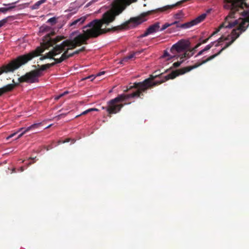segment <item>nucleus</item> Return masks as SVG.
Listing matches in <instances>:
<instances>
[{
	"label": "nucleus",
	"mask_w": 249,
	"mask_h": 249,
	"mask_svg": "<svg viewBox=\"0 0 249 249\" xmlns=\"http://www.w3.org/2000/svg\"><path fill=\"white\" fill-rule=\"evenodd\" d=\"M68 55L69 58H70V57H71L73 56L74 55V54H73V53H68Z\"/></svg>",
	"instance_id": "obj_41"
},
{
	"label": "nucleus",
	"mask_w": 249,
	"mask_h": 249,
	"mask_svg": "<svg viewBox=\"0 0 249 249\" xmlns=\"http://www.w3.org/2000/svg\"><path fill=\"white\" fill-rule=\"evenodd\" d=\"M56 62H54L53 63H48V64H47V67L49 68H50V67H53V66H54L55 64H56Z\"/></svg>",
	"instance_id": "obj_32"
},
{
	"label": "nucleus",
	"mask_w": 249,
	"mask_h": 249,
	"mask_svg": "<svg viewBox=\"0 0 249 249\" xmlns=\"http://www.w3.org/2000/svg\"><path fill=\"white\" fill-rule=\"evenodd\" d=\"M160 23L157 22L150 25L147 29L150 34L157 32L160 30Z\"/></svg>",
	"instance_id": "obj_10"
},
{
	"label": "nucleus",
	"mask_w": 249,
	"mask_h": 249,
	"mask_svg": "<svg viewBox=\"0 0 249 249\" xmlns=\"http://www.w3.org/2000/svg\"><path fill=\"white\" fill-rule=\"evenodd\" d=\"M225 2L230 4L229 7L231 9L230 14L227 16L225 19V21L223 22L218 27V28L214 31L210 36L211 37L217 34L220 29L223 28H231L238 24L237 20L232 21V19L233 18L234 12L235 11H238V8L240 7H243V4L246 5L243 2V0H224Z\"/></svg>",
	"instance_id": "obj_3"
},
{
	"label": "nucleus",
	"mask_w": 249,
	"mask_h": 249,
	"mask_svg": "<svg viewBox=\"0 0 249 249\" xmlns=\"http://www.w3.org/2000/svg\"><path fill=\"white\" fill-rule=\"evenodd\" d=\"M215 41L211 42L209 44L207 45L204 49L203 50L206 52L209 50L214 44Z\"/></svg>",
	"instance_id": "obj_22"
},
{
	"label": "nucleus",
	"mask_w": 249,
	"mask_h": 249,
	"mask_svg": "<svg viewBox=\"0 0 249 249\" xmlns=\"http://www.w3.org/2000/svg\"><path fill=\"white\" fill-rule=\"evenodd\" d=\"M15 172V168H14V169H13V172Z\"/></svg>",
	"instance_id": "obj_46"
},
{
	"label": "nucleus",
	"mask_w": 249,
	"mask_h": 249,
	"mask_svg": "<svg viewBox=\"0 0 249 249\" xmlns=\"http://www.w3.org/2000/svg\"><path fill=\"white\" fill-rule=\"evenodd\" d=\"M56 62H54L53 63H48V64H47V67L49 68H50V67H53V66H54L55 64H56Z\"/></svg>",
	"instance_id": "obj_31"
},
{
	"label": "nucleus",
	"mask_w": 249,
	"mask_h": 249,
	"mask_svg": "<svg viewBox=\"0 0 249 249\" xmlns=\"http://www.w3.org/2000/svg\"><path fill=\"white\" fill-rule=\"evenodd\" d=\"M150 34L149 33V32H148V31L147 30V29H146V31L145 32V33L143 34H142L141 36L142 37H145L147 36H148L149 35H150Z\"/></svg>",
	"instance_id": "obj_30"
},
{
	"label": "nucleus",
	"mask_w": 249,
	"mask_h": 249,
	"mask_svg": "<svg viewBox=\"0 0 249 249\" xmlns=\"http://www.w3.org/2000/svg\"><path fill=\"white\" fill-rule=\"evenodd\" d=\"M189 43L188 41L182 39L172 46L170 49L171 52L174 54L171 58L175 57L177 53L184 52L189 47Z\"/></svg>",
	"instance_id": "obj_5"
},
{
	"label": "nucleus",
	"mask_w": 249,
	"mask_h": 249,
	"mask_svg": "<svg viewBox=\"0 0 249 249\" xmlns=\"http://www.w3.org/2000/svg\"><path fill=\"white\" fill-rule=\"evenodd\" d=\"M51 27H50L48 26H47V25L42 26L40 28V32H47L51 31Z\"/></svg>",
	"instance_id": "obj_19"
},
{
	"label": "nucleus",
	"mask_w": 249,
	"mask_h": 249,
	"mask_svg": "<svg viewBox=\"0 0 249 249\" xmlns=\"http://www.w3.org/2000/svg\"><path fill=\"white\" fill-rule=\"evenodd\" d=\"M97 110H98V109H96V108H89V109H88L84 111L81 114L76 116V117H79V116H80L81 115H85V114H87L88 113L91 112L92 111H97Z\"/></svg>",
	"instance_id": "obj_21"
},
{
	"label": "nucleus",
	"mask_w": 249,
	"mask_h": 249,
	"mask_svg": "<svg viewBox=\"0 0 249 249\" xmlns=\"http://www.w3.org/2000/svg\"><path fill=\"white\" fill-rule=\"evenodd\" d=\"M20 172H23L24 171V168L23 167H21L20 168V170H19Z\"/></svg>",
	"instance_id": "obj_43"
},
{
	"label": "nucleus",
	"mask_w": 249,
	"mask_h": 249,
	"mask_svg": "<svg viewBox=\"0 0 249 249\" xmlns=\"http://www.w3.org/2000/svg\"><path fill=\"white\" fill-rule=\"evenodd\" d=\"M95 77V76H94V75H90V76H89V77H86L85 79L92 78V79H91V81H92V80H93V79Z\"/></svg>",
	"instance_id": "obj_39"
},
{
	"label": "nucleus",
	"mask_w": 249,
	"mask_h": 249,
	"mask_svg": "<svg viewBox=\"0 0 249 249\" xmlns=\"http://www.w3.org/2000/svg\"><path fill=\"white\" fill-rule=\"evenodd\" d=\"M41 123L34 124L31 126H29L26 129V131H29L30 130L34 128H37L39 126L41 125Z\"/></svg>",
	"instance_id": "obj_20"
},
{
	"label": "nucleus",
	"mask_w": 249,
	"mask_h": 249,
	"mask_svg": "<svg viewBox=\"0 0 249 249\" xmlns=\"http://www.w3.org/2000/svg\"><path fill=\"white\" fill-rule=\"evenodd\" d=\"M137 0H115L112 3L111 10L105 13L101 19H96L90 21L83 27V33L75 37L73 39H67L65 41L71 42L70 45L66 46L64 52L61 57L64 61L69 58L68 52L82 44H87V41L91 38H96L110 31H116L127 29L130 27H135L141 24L145 20L144 18L152 14L162 13V7L155 10L147 11L141 14V16L131 18L121 25L107 28L110 23L113 22L116 17L120 15L133 2Z\"/></svg>",
	"instance_id": "obj_1"
},
{
	"label": "nucleus",
	"mask_w": 249,
	"mask_h": 249,
	"mask_svg": "<svg viewBox=\"0 0 249 249\" xmlns=\"http://www.w3.org/2000/svg\"><path fill=\"white\" fill-rule=\"evenodd\" d=\"M15 7V6H10L7 8L1 7V8H0V12L3 13H6L7 11H10L11 10L14 8Z\"/></svg>",
	"instance_id": "obj_18"
},
{
	"label": "nucleus",
	"mask_w": 249,
	"mask_h": 249,
	"mask_svg": "<svg viewBox=\"0 0 249 249\" xmlns=\"http://www.w3.org/2000/svg\"><path fill=\"white\" fill-rule=\"evenodd\" d=\"M56 20L57 18L55 17H53L49 18L47 22L51 23L52 25H54L56 23Z\"/></svg>",
	"instance_id": "obj_23"
},
{
	"label": "nucleus",
	"mask_w": 249,
	"mask_h": 249,
	"mask_svg": "<svg viewBox=\"0 0 249 249\" xmlns=\"http://www.w3.org/2000/svg\"><path fill=\"white\" fill-rule=\"evenodd\" d=\"M11 4H3L4 5H11Z\"/></svg>",
	"instance_id": "obj_45"
},
{
	"label": "nucleus",
	"mask_w": 249,
	"mask_h": 249,
	"mask_svg": "<svg viewBox=\"0 0 249 249\" xmlns=\"http://www.w3.org/2000/svg\"><path fill=\"white\" fill-rule=\"evenodd\" d=\"M85 50H86V47H82L81 48H80V49H78V50L73 52V54L74 55L77 54L79 53H80L84 51Z\"/></svg>",
	"instance_id": "obj_24"
},
{
	"label": "nucleus",
	"mask_w": 249,
	"mask_h": 249,
	"mask_svg": "<svg viewBox=\"0 0 249 249\" xmlns=\"http://www.w3.org/2000/svg\"><path fill=\"white\" fill-rule=\"evenodd\" d=\"M54 31H51L50 33L48 34L44 37L43 42L41 43V46L37 47L35 50L27 54L18 57L8 64L1 66L0 67V75L3 73L13 72L33 58L40 55L45 49H49L64 38L63 36H57L54 39L52 38L51 36H54Z\"/></svg>",
	"instance_id": "obj_2"
},
{
	"label": "nucleus",
	"mask_w": 249,
	"mask_h": 249,
	"mask_svg": "<svg viewBox=\"0 0 249 249\" xmlns=\"http://www.w3.org/2000/svg\"><path fill=\"white\" fill-rule=\"evenodd\" d=\"M46 0H40L33 5V9H37L40 5L46 2Z\"/></svg>",
	"instance_id": "obj_15"
},
{
	"label": "nucleus",
	"mask_w": 249,
	"mask_h": 249,
	"mask_svg": "<svg viewBox=\"0 0 249 249\" xmlns=\"http://www.w3.org/2000/svg\"><path fill=\"white\" fill-rule=\"evenodd\" d=\"M16 133H13L11 135H10L8 137H7V140L11 138H12L16 135Z\"/></svg>",
	"instance_id": "obj_36"
},
{
	"label": "nucleus",
	"mask_w": 249,
	"mask_h": 249,
	"mask_svg": "<svg viewBox=\"0 0 249 249\" xmlns=\"http://www.w3.org/2000/svg\"><path fill=\"white\" fill-rule=\"evenodd\" d=\"M183 61H184V59H182V60L181 61H178L177 62H175L173 64V66L175 68L178 67Z\"/></svg>",
	"instance_id": "obj_27"
},
{
	"label": "nucleus",
	"mask_w": 249,
	"mask_h": 249,
	"mask_svg": "<svg viewBox=\"0 0 249 249\" xmlns=\"http://www.w3.org/2000/svg\"><path fill=\"white\" fill-rule=\"evenodd\" d=\"M9 17H7V18H4L1 20H0V28L2 27L3 25H4L8 21V18Z\"/></svg>",
	"instance_id": "obj_26"
},
{
	"label": "nucleus",
	"mask_w": 249,
	"mask_h": 249,
	"mask_svg": "<svg viewBox=\"0 0 249 249\" xmlns=\"http://www.w3.org/2000/svg\"><path fill=\"white\" fill-rule=\"evenodd\" d=\"M47 69H48V68L47 67V64H45V65H42V66H41V67L39 69L35 70V71H37V73L40 77L42 75V71H45V70H47Z\"/></svg>",
	"instance_id": "obj_14"
},
{
	"label": "nucleus",
	"mask_w": 249,
	"mask_h": 249,
	"mask_svg": "<svg viewBox=\"0 0 249 249\" xmlns=\"http://www.w3.org/2000/svg\"><path fill=\"white\" fill-rule=\"evenodd\" d=\"M200 46H201V43H198L196 45V46L194 48H193L191 50L193 52H194V51H195L196 49H197L198 47H199Z\"/></svg>",
	"instance_id": "obj_33"
},
{
	"label": "nucleus",
	"mask_w": 249,
	"mask_h": 249,
	"mask_svg": "<svg viewBox=\"0 0 249 249\" xmlns=\"http://www.w3.org/2000/svg\"><path fill=\"white\" fill-rule=\"evenodd\" d=\"M105 73V71H102V72H100L99 73H98L96 76H101V75H103Z\"/></svg>",
	"instance_id": "obj_37"
},
{
	"label": "nucleus",
	"mask_w": 249,
	"mask_h": 249,
	"mask_svg": "<svg viewBox=\"0 0 249 249\" xmlns=\"http://www.w3.org/2000/svg\"><path fill=\"white\" fill-rule=\"evenodd\" d=\"M62 142H63V141H61V140L58 141L57 142L58 144H61V143H62Z\"/></svg>",
	"instance_id": "obj_44"
},
{
	"label": "nucleus",
	"mask_w": 249,
	"mask_h": 249,
	"mask_svg": "<svg viewBox=\"0 0 249 249\" xmlns=\"http://www.w3.org/2000/svg\"><path fill=\"white\" fill-rule=\"evenodd\" d=\"M28 131H26V129H25L23 132H22L21 134H20L18 135V138H17V139H19V138H20L22 136H23V135L24 134H25L26 132H28Z\"/></svg>",
	"instance_id": "obj_35"
},
{
	"label": "nucleus",
	"mask_w": 249,
	"mask_h": 249,
	"mask_svg": "<svg viewBox=\"0 0 249 249\" xmlns=\"http://www.w3.org/2000/svg\"><path fill=\"white\" fill-rule=\"evenodd\" d=\"M86 19V18L85 17H82L77 19H74L70 23V26L73 27V28L78 27L84 22Z\"/></svg>",
	"instance_id": "obj_9"
},
{
	"label": "nucleus",
	"mask_w": 249,
	"mask_h": 249,
	"mask_svg": "<svg viewBox=\"0 0 249 249\" xmlns=\"http://www.w3.org/2000/svg\"><path fill=\"white\" fill-rule=\"evenodd\" d=\"M71 43L69 41H64L59 45H55L53 49L46 53L43 56L40 57V60H43L47 58L52 59L53 57L61 53L65 50L66 46L70 45Z\"/></svg>",
	"instance_id": "obj_4"
},
{
	"label": "nucleus",
	"mask_w": 249,
	"mask_h": 249,
	"mask_svg": "<svg viewBox=\"0 0 249 249\" xmlns=\"http://www.w3.org/2000/svg\"><path fill=\"white\" fill-rule=\"evenodd\" d=\"M53 148L52 146L51 145H49L48 146H47L46 147V150L48 151L50 149H52Z\"/></svg>",
	"instance_id": "obj_40"
},
{
	"label": "nucleus",
	"mask_w": 249,
	"mask_h": 249,
	"mask_svg": "<svg viewBox=\"0 0 249 249\" xmlns=\"http://www.w3.org/2000/svg\"><path fill=\"white\" fill-rule=\"evenodd\" d=\"M205 52V51L203 50H202L201 51H199L198 53L195 56V57H196L199 55H202L203 53Z\"/></svg>",
	"instance_id": "obj_34"
},
{
	"label": "nucleus",
	"mask_w": 249,
	"mask_h": 249,
	"mask_svg": "<svg viewBox=\"0 0 249 249\" xmlns=\"http://www.w3.org/2000/svg\"><path fill=\"white\" fill-rule=\"evenodd\" d=\"M184 17V14L181 11H179L178 13L176 14L174 18L176 19L181 20Z\"/></svg>",
	"instance_id": "obj_16"
},
{
	"label": "nucleus",
	"mask_w": 249,
	"mask_h": 249,
	"mask_svg": "<svg viewBox=\"0 0 249 249\" xmlns=\"http://www.w3.org/2000/svg\"><path fill=\"white\" fill-rule=\"evenodd\" d=\"M22 129H23V128H20V129H19V131H21V130H22Z\"/></svg>",
	"instance_id": "obj_47"
},
{
	"label": "nucleus",
	"mask_w": 249,
	"mask_h": 249,
	"mask_svg": "<svg viewBox=\"0 0 249 249\" xmlns=\"http://www.w3.org/2000/svg\"><path fill=\"white\" fill-rule=\"evenodd\" d=\"M230 39H231V40L230 41L231 42L232 40V33H231V35L230 36H229L227 37L224 38L223 36H221L217 40V43L215 44V47H218L220 45H221V43L223 42L224 40H228Z\"/></svg>",
	"instance_id": "obj_12"
},
{
	"label": "nucleus",
	"mask_w": 249,
	"mask_h": 249,
	"mask_svg": "<svg viewBox=\"0 0 249 249\" xmlns=\"http://www.w3.org/2000/svg\"><path fill=\"white\" fill-rule=\"evenodd\" d=\"M183 53V54L180 55V59L189 58L194 54V52H193L191 50H185Z\"/></svg>",
	"instance_id": "obj_11"
},
{
	"label": "nucleus",
	"mask_w": 249,
	"mask_h": 249,
	"mask_svg": "<svg viewBox=\"0 0 249 249\" xmlns=\"http://www.w3.org/2000/svg\"><path fill=\"white\" fill-rule=\"evenodd\" d=\"M68 93V91H65L63 93H61V94H60L59 95L55 96L54 97V99L55 100H58V99H59L60 98H61L62 97H63V96H64L65 95L67 94V93Z\"/></svg>",
	"instance_id": "obj_25"
},
{
	"label": "nucleus",
	"mask_w": 249,
	"mask_h": 249,
	"mask_svg": "<svg viewBox=\"0 0 249 249\" xmlns=\"http://www.w3.org/2000/svg\"><path fill=\"white\" fill-rule=\"evenodd\" d=\"M13 84H8L0 88V96L3 94L12 91L14 88L18 85V83H16L13 79Z\"/></svg>",
	"instance_id": "obj_8"
},
{
	"label": "nucleus",
	"mask_w": 249,
	"mask_h": 249,
	"mask_svg": "<svg viewBox=\"0 0 249 249\" xmlns=\"http://www.w3.org/2000/svg\"><path fill=\"white\" fill-rule=\"evenodd\" d=\"M178 21H175L174 22H172L171 23H166L160 29V31H163L164 30H165L166 28H167L168 27H169L172 25H176V24H178Z\"/></svg>",
	"instance_id": "obj_13"
},
{
	"label": "nucleus",
	"mask_w": 249,
	"mask_h": 249,
	"mask_svg": "<svg viewBox=\"0 0 249 249\" xmlns=\"http://www.w3.org/2000/svg\"><path fill=\"white\" fill-rule=\"evenodd\" d=\"M37 73V71L35 70L32 71L18 78V80L19 83L26 82L34 83L38 82V77L39 76Z\"/></svg>",
	"instance_id": "obj_6"
},
{
	"label": "nucleus",
	"mask_w": 249,
	"mask_h": 249,
	"mask_svg": "<svg viewBox=\"0 0 249 249\" xmlns=\"http://www.w3.org/2000/svg\"><path fill=\"white\" fill-rule=\"evenodd\" d=\"M206 14H203L190 22H188L181 24H179L178 22V24H176V27L178 28L180 27L183 29H187L190 28L203 21L204 19L206 18Z\"/></svg>",
	"instance_id": "obj_7"
},
{
	"label": "nucleus",
	"mask_w": 249,
	"mask_h": 249,
	"mask_svg": "<svg viewBox=\"0 0 249 249\" xmlns=\"http://www.w3.org/2000/svg\"><path fill=\"white\" fill-rule=\"evenodd\" d=\"M135 55V53H133L132 54H130V55L124 57L123 58V59L121 61V63H123L124 62H127L129 59H130L134 57Z\"/></svg>",
	"instance_id": "obj_17"
},
{
	"label": "nucleus",
	"mask_w": 249,
	"mask_h": 249,
	"mask_svg": "<svg viewBox=\"0 0 249 249\" xmlns=\"http://www.w3.org/2000/svg\"><path fill=\"white\" fill-rule=\"evenodd\" d=\"M52 59H53L55 61L56 64L60 63L63 61V59H62L61 57L59 58H55L53 57Z\"/></svg>",
	"instance_id": "obj_28"
},
{
	"label": "nucleus",
	"mask_w": 249,
	"mask_h": 249,
	"mask_svg": "<svg viewBox=\"0 0 249 249\" xmlns=\"http://www.w3.org/2000/svg\"><path fill=\"white\" fill-rule=\"evenodd\" d=\"M70 142V139H67L66 140H65V141H63L62 142V143H65V142Z\"/></svg>",
	"instance_id": "obj_42"
},
{
	"label": "nucleus",
	"mask_w": 249,
	"mask_h": 249,
	"mask_svg": "<svg viewBox=\"0 0 249 249\" xmlns=\"http://www.w3.org/2000/svg\"><path fill=\"white\" fill-rule=\"evenodd\" d=\"M169 56V54L168 53V52H167L166 51H165L163 56L164 57Z\"/></svg>",
	"instance_id": "obj_38"
},
{
	"label": "nucleus",
	"mask_w": 249,
	"mask_h": 249,
	"mask_svg": "<svg viewBox=\"0 0 249 249\" xmlns=\"http://www.w3.org/2000/svg\"><path fill=\"white\" fill-rule=\"evenodd\" d=\"M211 38V36H209V37H208L207 38L205 39H204V40H202L201 41H200V42H199V43H201V45L202 44H204V43H206L208 42V41Z\"/></svg>",
	"instance_id": "obj_29"
}]
</instances>
